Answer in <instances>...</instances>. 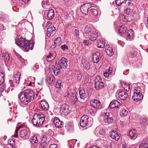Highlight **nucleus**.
I'll use <instances>...</instances> for the list:
<instances>
[{"instance_id":"nucleus-1","label":"nucleus","mask_w":148,"mask_h":148,"mask_svg":"<svg viewBox=\"0 0 148 148\" xmlns=\"http://www.w3.org/2000/svg\"><path fill=\"white\" fill-rule=\"evenodd\" d=\"M16 43L20 47L25 49L27 52L32 50L34 47L33 44L30 43L28 40L23 38L22 36L16 40Z\"/></svg>"},{"instance_id":"nucleus-2","label":"nucleus","mask_w":148,"mask_h":148,"mask_svg":"<svg viewBox=\"0 0 148 148\" xmlns=\"http://www.w3.org/2000/svg\"><path fill=\"white\" fill-rule=\"evenodd\" d=\"M45 117L44 114L35 113L32 119L33 124L37 127H41L45 121Z\"/></svg>"},{"instance_id":"nucleus-3","label":"nucleus","mask_w":148,"mask_h":148,"mask_svg":"<svg viewBox=\"0 0 148 148\" xmlns=\"http://www.w3.org/2000/svg\"><path fill=\"white\" fill-rule=\"evenodd\" d=\"M100 118L102 122L107 124L111 123L113 120L112 116L108 112H106L101 115Z\"/></svg>"},{"instance_id":"nucleus-4","label":"nucleus","mask_w":148,"mask_h":148,"mask_svg":"<svg viewBox=\"0 0 148 148\" xmlns=\"http://www.w3.org/2000/svg\"><path fill=\"white\" fill-rule=\"evenodd\" d=\"M95 88L97 90H99L103 88L105 85L104 83L101 82V77L97 76L94 80Z\"/></svg>"},{"instance_id":"nucleus-5","label":"nucleus","mask_w":148,"mask_h":148,"mask_svg":"<svg viewBox=\"0 0 148 148\" xmlns=\"http://www.w3.org/2000/svg\"><path fill=\"white\" fill-rule=\"evenodd\" d=\"M60 108L62 114L64 116L68 115L71 112V110H69V106L66 104L61 106Z\"/></svg>"},{"instance_id":"nucleus-6","label":"nucleus","mask_w":148,"mask_h":148,"mask_svg":"<svg viewBox=\"0 0 148 148\" xmlns=\"http://www.w3.org/2000/svg\"><path fill=\"white\" fill-rule=\"evenodd\" d=\"M24 93L27 98H28L29 101L30 102L32 100L34 99L35 95L34 92L30 90H27L23 91Z\"/></svg>"},{"instance_id":"nucleus-7","label":"nucleus","mask_w":148,"mask_h":148,"mask_svg":"<svg viewBox=\"0 0 148 148\" xmlns=\"http://www.w3.org/2000/svg\"><path fill=\"white\" fill-rule=\"evenodd\" d=\"M116 94L118 95L119 98L123 100H125L128 96L127 92L121 90H117Z\"/></svg>"},{"instance_id":"nucleus-8","label":"nucleus","mask_w":148,"mask_h":148,"mask_svg":"<svg viewBox=\"0 0 148 148\" xmlns=\"http://www.w3.org/2000/svg\"><path fill=\"white\" fill-rule=\"evenodd\" d=\"M88 116L86 115H83L81 118L80 120V124L81 127H84L88 123Z\"/></svg>"},{"instance_id":"nucleus-9","label":"nucleus","mask_w":148,"mask_h":148,"mask_svg":"<svg viewBox=\"0 0 148 148\" xmlns=\"http://www.w3.org/2000/svg\"><path fill=\"white\" fill-rule=\"evenodd\" d=\"M21 102L23 104L27 105L30 102L28 98H27L23 92H21L18 95Z\"/></svg>"},{"instance_id":"nucleus-10","label":"nucleus","mask_w":148,"mask_h":148,"mask_svg":"<svg viewBox=\"0 0 148 148\" xmlns=\"http://www.w3.org/2000/svg\"><path fill=\"white\" fill-rule=\"evenodd\" d=\"M45 14L47 16V19L48 20H51L54 17V12L52 9L48 11V10L45 11L44 15H45Z\"/></svg>"},{"instance_id":"nucleus-11","label":"nucleus","mask_w":148,"mask_h":148,"mask_svg":"<svg viewBox=\"0 0 148 148\" xmlns=\"http://www.w3.org/2000/svg\"><path fill=\"white\" fill-rule=\"evenodd\" d=\"M90 104L92 107L97 109H100L102 108V106L100 101L96 99H93L91 101Z\"/></svg>"},{"instance_id":"nucleus-12","label":"nucleus","mask_w":148,"mask_h":148,"mask_svg":"<svg viewBox=\"0 0 148 148\" xmlns=\"http://www.w3.org/2000/svg\"><path fill=\"white\" fill-rule=\"evenodd\" d=\"M90 6V4L88 3H86L82 5L80 8V10L81 12L83 14L87 15L88 10V9L90 8L89 6Z\"/></svg>"},{"instance_id":"nucleus-13","label":"nucleus","mask_w":148,"mask_h":148,"mask_svg":"<svg viewBox=\"0 0 148 148\" xmlns=\"http://www.w3.org/2000/svg\"><path fill=\"white\" fill-rule=\"evenodd\" d=\"M101 58L100 54L99 52H96L95 53L93 54L92 57V60L94 63H98Z\"/></svg>"},{"instance_id":"nucleus-14","label":"nucleus","mask_w":148,"mask_h":148,"mask_svg":"<svg viewBox=\"0 0 148 148\" xmlns=\"http://www.w3.org/2000/svg\"><path fill=\"white\" fill-rule=\"evenodd\" d=\"M68 60L66 58L63 57L59 60L58 64L60 66V68L66 67L67 65Z\"/></svg>"},{"instance_id":"nucleus-15","label":"nucleus","mask_w":148,"mask_h":148,"mask_svg":"<svg viewBox=\"0 0 148 148\" xmlns=\"http://www.w3.org/2000/svg\"><path fill=\"white\" fill-rule=\"evenodd\" d=\"M2 55L3 57L4 58V60L5 64L6 65H9L11 62L9 55L8 53L5 52V53H3Z\"/></svg>"},{"instance_id":"nucleus-16","label":"nucleus","mask_w":148,"mask_h":148,"mask_svg":"<svg viewBox=\"0 0 148 148\" xmlns=\"http://www.w3.org/2000/svg\"><path fill=\"white\" fill-rule=\"evenodd\" d=\"M53 123L55 124L56 127L61 128L63 126L62 122L57 117L54 118Z\"/></svg>"},{"instance_id":"nucleus-17","label":"nucleus","mask_w":148,"mask_h":148,"mask_svg":"<svg viewBox=\"0 0 148 148\" xmlns=\"http://www.w3.org/2000/svg\"><path fill=\"white\" fill-rule=\"evenodd\" d=\"M118 28L119 34L121 36L126 33L127 28L124 25H122L119 26Z\"/></svg>"},{"instance_id":"nucleus-18","label":"nucleus","mask_w":148,"mask_h":148,"mask_svg":"<svg viewBox=\"0 0 148 148\" xmlns=\"http://www.w3.org/2000/svg\"><path fill=\"white\" fill-rule=\"evenodd\" d=\"M40 106L41 108L44 111H46L49 108V105L48 103L45 101H41L40 103Z\"/></svg>"},{"instance_id":"nucleus-19","label":"nucleus","mask_w":148,"mask_h":148,"mask_svg":"<svg viewBox=\"0 0 148 148\" xmlns=\"http://www.w3.org/2000/svg\"><path fill=\"white\" fill-rule=\"evenodd\" d=\"M95 130L97 134H99L101 135L104 136L106 134V130L100 127H97Z\"/></svg>"},{"instance_id":"nucleus-20","label":"nucleus","mask_w":148,"mask_h":148,"mask_svg":"<svg viewBox=\"0 0 148 148\" xmlns=\"http://www.w3.org/2000/svg\"><path fill=\"white\" fill-rule=\"evenodd\" d=\"M120 105L119 102L116 100H115L111 101L110 103L109 107L111 108H118Z\"/></svg>"},{"instance_id":"nucleus-21","label":"nucleus","mask_w":148,"mask_h":148,"mask_svg":"<svg viewBox=\"0 0 148 148\" xmlns=\"http://www.w3.org/2000/svg\"><path fill=\"white\" fill-rule=\"evenodd\" d=\"M132 99L136 102L140 101L143 98V95L142 94H134L132 96Z\"/></svg>"},{"instance_id":"nucleus-22","label":"nucleus","mask_w":148,"mask_h":148,"mask_svg":"<svg viewBox=\"0 0 148 148\" xmlns=\"http://www.w3.org/2000/svg\"><path fill=\"white\" fill-rule=\"evenodd\" d=\"M30 132V131L29 129L23 130L20 132V136L21 138H23L27 136Z\"/></svg>"},{"instance_id":"nucleus-23","label":"nucleus","mask_w":148,"mask_h":148,"mask_svg":"<svg viewBox=\"0 0 148 148\" xmlns=\"http://www.w3.org/2000/svg\"><path fill=\"white\" fill-rule=\"evenodd\" d=\"M21 73L17 72L13 76V83L18 84L19 82V79L21 77Z\"/></svg>"},{"instance_id":"nucleus-24","label":"nucleus","mask_w":148,"mask_h":148,"mask_svg":"<svg viewBox=\"0 0 148 148\" xmlns=\"http://www.w3.org/2000/svg\"><path fill=\"white\" fill-rule=\"evenodd\" d=\"M56 67L53 65V66H52V69L54 68L53 71V72L55 75H57L58 74H60L61 73L60 71L62 68H60V66L58 65V64L57 66L56 65Z\"/></svg>"},{"instance_id":"nucleus-25","label":"nucleus","mask_w":148,"mask_h":148,"mask_svg":"<svg viewBox=\"0 0 148 148\" xmlns=\"http://www.w3.org/2000/svg\"><path fill=\"white\" fill-rule=\"evenodd\" d=\"M110 136L112 138L115 139L116 141L118 140L120 138V135L116 131H112Z\"/></svg>"},{"instance_id":"nucleus-26","label":"nucleus","mask_w":148,"mask_h":148,"mask_svg":"<svg viewBox=\"0 0 148 148\" xmlns=\"http://www.w3.org/2000/svg\"><path fill=\"white\" fill-rule=\"evenodd\" d=\"M136 131L134 129L132 130L129 131V134L130 138L133 139L136 138L137 136V134L136 133Z\"/></svg>"},{"instance_id":"nucleus-27","label":"nucleus","mask_w":148,"mask_h":148,"mask_svg":"<svg viewBox=\"0 0 148 148\" xmlns=\"http://www.w3.org/2000/svg\"><path fill=\"white\" fill-rule=\"evenodd\" d=\"M136 53L135 52H131L129 54V59L130 61H136L137 59L136 58Z\"/></svg>"},{"instance_id":"nucleus-28","label":"nucleus","mask_w":148,"mask_h":148,"mask_svg":"<svg viewBox=\"0 0 148 148\" xmlns=\"http://www.w3.org/2000/svg\"><path fill=\"white\" fill-rule=\"evenodd\" d=\"M98 34L97 32L93 31L91 33H90V36L89 39L90 40L94 41L97 38Z\"/></svg>"},{"instance_id":"nucleus-29","label":"nucleus","mask_w":148,"mask_h":148,"mask_svg":"<svg viewBox=\"0 0 148 148\" xmlns=\"http://www.w3.org/2000/svg\"><path fill=\"white\" fill-rule=\"evenodd\" d=\"M97 45L98 48H103L104 46L105 43L101 39H98L97 41Z\"/></svg>"},{"instance_id":"nucleus-30","label":"nucleus","mask_w":148,"mask_h":148,"mask_svg":"<svg viewBox=\"0 0 148 148\" xmlns=\"http://www.w3.org/2000/svg\"><path fill=\"white\" fill-rule=\"evenodd\" d=\"M144 143L140 144L139 148H148V138L145 140Z\"/></svg>"},{"instance_id":"nucleus-31","label":"nucleus","mask_w":148,"mask_h":148,"mask_svg":"<svg viewBox=\"0 0 148 148\" xmlns=\"http://www.w3.org/2000/svg\"><path fill=\"white\" fill-rule=\"evenodd\" d=\"M79 94L81 99H84L86 97L85 91L84 89L82 88L79 90Z\"/></svg>"},{"instance_id":"nucleus-32","label":"nucleus","mask_w":148,"mask_h":148,"mask_svg":"<svg viewBox=\"0 0 148 148\" xmlns=\"http://www.w3.org/2000/svg\"><path fill=\"white\" fill-rule=\"evenodd\" d=\"M77 99L76 97V95L73 93H71V98L70 99L71 101L73 104H75L76 101H77Z\"/></svg>"},{"instance_id":"nucleus-33","label":"nucleus","mask_w":148,"mask_h":148,"mask_svg":"<svg viewBox=\"0 0 148 148\" xmlns=\"http://www.w3.org/2000/svg\"><path fill=\"white\" fill-rule=\"evenodd\" d=\"M127 36L126 37L127 40H130L131 38H132L133 36V32L132 29H130L127 33Z\"/></svg>"},{"instance_id":"nucleus-34","label":"nucleus","mask_w":148,"mask_h":148,"mask_svg":"<svg viewBox=\"0 0 148 148\" xmlns=\"http://www.w3.org/2000/svg\"><path fill=\"white\" fill-rule=\"evenodd\" d=\"M55 81V77L54 76L50 75L47 77V82H48L49 84H51L53 83Z\"/></svg>"},{"instance_id":"nucleus-35","label":"nucleus","mask_w":148,"mask_h":148,"mask_svg":"<svg viewBox=\"0 0 148 148\" xmlns=\"http://www.w3.org/2000/svg\"><path fill=\"white\" fill-rule=\"evenodd\" d=\"M126 1V0H115V3L117 5L120 6L125 4Z\"/></svg>"},{"instance_id":"nucleus-36","label":"nucleus","mask_w":148,"mask_h":148,"mask_svg":"<svg viewBox=\"0 0 148 148\" xmlns=\"http://www.w3.org/2000/svg\"><path fill=\"white\" fill-rule=\"evenodd\" d=\"M106 50L107 54L109 56H111L114 54V53L112 48L110 47H108L107 49H106Z\"/></svg>"},{"instance_id":"nucleus-37","label":"nucleus","mask_w":148,"mask_h":148,"mask_svg":"<svg viewBox=\"0 0 148 148\" xmlns=\"http://www.w3.org/2000/svg\"><path fill=\"white\" fill-rule=\"evenodd\" d=\"M103 148H111L112 147V142H110L104 143L103 144Z\"/></svg>"},{"instance_id":"nucleus-38","label":"nucleus","mask_w":148,"mask_h":148,"mask_svg":"<svg viewBox=\"0 0 148 148\" xmlns=\"http://www.w3.org/2000/svg\"><path fill=\"white\" fill-rule=\"evenodd\" d=\"M63 86L62 84L61 80H58L56 83V87L57 88H61Z\"/></svg>"},{"instance_id":"nucleus-39","label":"nucleus","mask_w":148,"mask_h":148,"mask_svg":"<svg viewBox=\"0 0 148 148\" xmlns=\"http://www.w3.org/2000/svg\"><path fill=\"white\" fill-rule=\"evenodd\" d=\"M91 12L90 14L92 16H96L98 14V11L97 9L92 8L89 10Z\"/></svg>"},{"instance_id":"nucleus-40","label":"nucleus","mask_w":148,"mask_h":148,"mask_svg":"<svg viewBox=\"0 0 148 148\" xmlns=\"http://www.w3.org/2000/svg\"><path fill=\"white\" fill-rule=\"evenodd\" d=\"M141 91V89L139 87H136L134 90V94H136V93L137 94H141V93H140Z\"/></svg>"},{"instance_id":"nucleus-41","label":"nucleus","mask_w":148,"mask_h":148,"mask_svg":"<svg viewBox=\"0 0 148 148\" xmlns=\"http://www.w3.org/2000/svg\"><path fill=\"white\" fill-rule=\"evenodd\" d=\"M54 43L56 45H59L61 44V39L60 37H58L56 38L54 41Z\"/></svg>"},{"instance_id":"nucleus-42","label":"nucleus","mask_w":148,"mask_h":148,"mask_svg":"<svg viewBox=\"0 0 148 148\" xmlns=\"http://www.w3.org/2000/svg\"><path fill=\"white\" fill-rule=\"evenodd\" d=\"M91 28L88 25L86 26L84 31L85 33L88 34L91 32Z\"/></svg>"},{"instance_id":"nucleus-43","label":"nucleus","mask_w":148,"mask_h":148,"mask_svg":"<svg viewBox=\"0 0 148 148\" xmlns=\"http://www.w3.org/2000/svg\"><path fill=\"white\" fill-rule=\"evenodd\" d=\"M128 112L126 109H123L120 112V114L122 116H125L127 114Z\"/></svg>"},{"instance_id":"nucleus-44","label":"nucleus","mask_w":148,"mask_h":148,"mask_svg":"<svg viewBox=\"0 0 148 148\" xmlns=\"http://www.w3.org/2000/svg\"><path fill=\"white\" fill-rule=\"evenodd\" d=\"M148 123V119L147 117H143L142 119V123L143 125H146Z\"/></svg>"},{"instance_id":"nucleus-45","label":"nucleus","mask_w":148,"mask_h":148,"mask_svg":"<svg viewBox=\"0 0 148 148\" xmlns=\"http://www.w3.org/2000/svg\"><path fill=\"white\" fill-rule=\"evenodd\" d=\"M74 33L75 34V37L77 39H79V31L78 30L75 29L74 30Z\"/></svg>"},{"instance_id":"nucleus-46","label":"nucleus","mask_w":148,"mask_h":148,"mask_svg":"<svg viewBox=\"0 0 148 148\" xmlns=\"http://www.w3.org/2000/svg\"><path fill=\"white\" fill-rule=\"evenodd\" d=\"M62 49L64 51H66L68 50V46L66 44H64L61 46Z\"/></svg>"},{"instance_id":"nucleus-47","label":"nucleus","mask_w":148,"mask_h":148,"mask_svg":"<svg viewBox=\"0 0 148 148\" xmlns=\"http://www.w3.org/2000/svg\"><path fill=\"white\" fill-rule=\"evenodd\" d=\"M38 140L37 139V138L36 136H34L33 138L32 139L31 142L33 144L37 143L38 142Z\"/></svg>"},{"instance_id":"nucleus-48","label":"nucleus","mask_w":148,"mask_h":148,"mask_svg":"<svg viewBox=\"0 0 148 148\" xmlns=\"http://www.w3.org/2000/svg\"><path fill=\"white\" fill-rule=\"evenodd\" d=\"M123 87L126 91H128L130 89V84H125L123 86Z\"/></svg>"},{"instance_id":"nucleus-49","label":"nucleus","mask_w":148,"mask_h":148,"mask_svg":"<svg viewBox=\"0 0 148 148\" xmlns=\"http://www.w3.org/2000/svg\"><path fill=\"white\" fill-rule=\"evenodd\" d=\"M41 145L43 148H46L47 145V142L44 140H41Z\"/></svg>"},{"instance_id":"nucleus-50","label":"nucleus","mask_w":148,"mask_h":148,"mask_svg":"<svg viewBox=\"0 0 148 148\" xmlns=\"http://www.w3.org/2000/svg\"><path fill=\"white\" fill-rule=\"evenodd\" d=\"M89 81L88 77L87 75H86L84 77L83 79V81L85 83Z\"/></svg>"},{"instance_id":"nucleus-51","label":"nucleus","mask_w":148,"mask_h":148,"mask_svg":"<svg viewBox=\"0 0 148 148\" xmlns=\"http://www.w3.org/2000/svg\"><path fill=\"white\" fill-rule=\"evenodd\" d=\"M49 56H50L51 58L53 60H54L56 57V53H50Z\"/></svg>"},{"instance_id":"nucleus-52","label":"nucleus","mask_w":148,"mask_h":148,"mask_svg":"<svg viewBox=\"0 0 148 148\" xmlns=\"http://www.w3.org/2000/svg\"><path fill=\"white\" fill-rule=\"evenodd\" d=\"M49 3L48 1H43L42 2V6L43 7H44V6L46 5L47 6H48L49 5Z\"/></svg>"},{"instance_id":"nucleus-53","label":"nucleus","mask_w":148,"mask_h":148,"mask_svg":"<svg viewBox=\"0 0 148 148\" xmlns=\"http://www.w3.org/2000/svg\"><path fill=\"white\" fill-rule=\"evenodd\" d=\"M131 12L130 8L129 7L127 8L125 10L124 12L127 14H129Z\"/></svg>"},{"instance_id":"nucleus-54","label":"nucleus","mask_w":148,"mask_h":148,"mask_svg":"<svg viewBox=\"0 0 148 148\" xmlns=\"http://www.w3.org/2000/svg\"><path fill=\"white\" fill-rule=\"evenodd\" d=\"M58 146L56 144H52L50 145L49 148H57Z\"/></svg>"},{"instance_id":"nucleus-55","label":"nucleus","mask_w":148,"mask_h":148,"mask_svg":"<svg viewBox=\"0 0 148 148\" xmlns=\"http://www.w3.org/2000/svg\"><path fill=\"white\" fill-rule=\"evenodd\" d=\"M76 74L77 75V76L78 77H79V78H81L82 77V75L81 74L79 71H77L76 73Z\"/></svg>"},{"instance_id":"nucleus-56","label":"nucleus","mask_w":148,"mask_h":148,"mask_svg":"<svg viewBox=\"0 0 148 148\" xmlns=\"http://www.w3.org/2000/svg\"><path fill=\"white\" fill-rule=\"evenodd\" d=\"M106 71H107V73L109 74V75L110 74H111V73L112 71V68H109V70H107Z\"/></svg>"},{"instance_id":"nucleus-57","label":"nucleus","mask_w":148,"mask_h":148,"mask_svg":"<svg viewBox=\"0 0 148 148\" xmlns=\"http://www.w3.org/2000/svg\"><path fill=\"white\" fill-rule=\"evenodd\" d=\"M58 46V45H56V44H55V43H54V44L53 45H52L51 46H50V48L52 49H54L57 46Z\"/></svg>"},{"instance_id":"nucleus-58","label":"nucleus","mask_w":148,"mask_h":148,"mask_svg":"<svg viewBox=\"0 0 148 148\" xmlns=\"http://www.w3.org/2000/svg\"><path fill=\"white\" fill-rule=\"evenodd\" d=\"M47 60L48 62H51V61L53 60H52L51 59V58L50 56H49H49H47Z\"/></svg>"},{"instance_id":"nucleus-59","label":"nucleus","mask_w":148,"mask_h":148,"mask_svg":"<svg viewBox=\"0 0 148 148\" xmlns=\"http://www.w3.org/2000/svg\"><path fill=\"white\" fill-rule=\"evenodd\" d=\"M18 131H16V130L15 132V133L13 135V137L17 138L18 137Z\"/></svg>"},{"instance_id":"nucleus-60","label":"nucleus","mask_w":148,"mask_h":148,"mask_svg":"<svg viewBox=\"0 0 148 148\" xmlns=\"http://www.w3.org/2000/svg\"><path fill=\"white\" fill-rule=\"evenodd\" d=\"M1 86L0 87V91H1V92H3V91L4 88V86L3 85Z\"/></svg>"},{"instance_id":"nucleus-61","label":"nucleus","mask_w":148,"mask_h":148,"mask_svg":"<svg viewBox=\"0 0 148 148\" xmlns=\"http://www.w3.org/2000/svg\"><path fill=\"white\" fill-rule=\"evenodd\" d=\"M50 28H51V29L52 30V31L53 33L54 32H55L56 30V28L54 27V26H52L50 27Z\"/></svg>"},{"instance_id":"nucleus-62","label":"nucleus","mask_w":148,"mask_h":148,"mask_svg":"<svg viewBox=\"0 0 148 148\" xmlns=\"http://www.w3.org/2000/svg\"><path fill=\"white\" fill-rule=\"evenodd\" d=\"M84 43L86 45H87L89 44L88 42L86 40H84Z\"/></svg>"},{"instance_id":"nucleus-63","label":"nucleus","mask_w":148,"mask_h":148,"mask_svg":"<svg viewBox=\"0 0 148 148\" xmlns=\"http://www.w3.org/2000/svg\"><path fill=\"white\" fill-rule=\"evenodd\" d=\"M47 137L45 135H43L42 136L41 140H44V141H46V140Z\"/></svg>"},{"instance_id":"nucleus-64","label":"nucleus","mask_w":148,"mask_h":148,"mask_svg":"<svg viewBox=\"0 0 148 148\" xmlns=\"http://www.w3.org/2000/svg\"><path fill=\"white\" fill-rule=\"evenodd\" d=\"M85 67L86 70H88V69L90 68V64H86V66H85Z\"/></svg>"}]
</instances>
